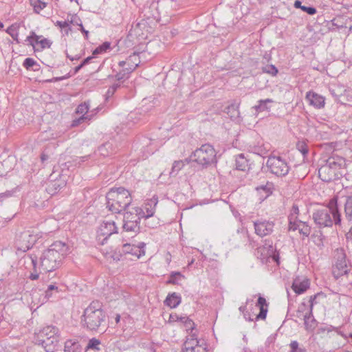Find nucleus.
<instances>
[{
  "mask_svg": "<svg viewBox=\"0 0 352 352\" xmlns=\"http://www.w3.org/2000/svg\"><path fill=\"white\" fill-rule=\"evenodd\" d=\"M68 246L62 241H56L45 250L40 257V266L44 272H52L58 268L67 254Z\"/></svg>",
  "mask_w": 352,
  "mask_h": 352,
  "instance_id": "obj_1",
  "label": "nucleus"
},
{
  "mask_svg": "<svg viewBox=\"0 0 352 352\" xmlns=\"http://www.w3.org/2000/svg\"><path fill=\"white\" fill-rule=\"evenodd\" d=\"M107 208L113 213L127 210L132 201L129 191L124 188H111L107 194Z\"/></svg>",
  "mask_w": 352,
  "mask_h": 352,
  "instance_id": "obj_2",
  "label": "nucleus"
},
{
  "mask_svg": "<svg viewBox=\"0 0 352 352\" xmlns=\"http://www.w3.org/2000/svg\"><path fill=\"white\" fill-rule=\"evenodd\" d=\"M312 217L319 228L330 227L333 223L338 225L341 221L336 201L333 200L330 201L329 206L316 210Z\"/></svg>",
  "mask_w": 352,
  "mask_h": 352,
  "instance_id": "obj_3",
  "label": "nucleus"
},
{
  "mask_svg": "<svg viewBox=\"0 0 352 352\" xmlns=\"http://www.w3.org/2000/svg\"><path fill=\"white\" fill-rule=\"evenodd\" d=\"M105 314L101 304L98 301L92 302L85 310L81 320L84 327L94 331L98 329L104 322Z\"/></svg>",
  "mask_w": 352,
  "mask_h": 352,
  "instance_id": "obj_4",
  "label": "nucleus"
},
{
  "mask_svg": "<svg viewBox=\"0 0 352 352\" xmlns=\"http://www.w3.org/2000/svg\"><path fill=\"white\" fill-rule=\"evenodd\" d=\"M35 334L36 343L41 344L46 352H52L59 342L58 329L54 326H46Z\"/></svg>",
  "mask_w": 352,
  "mask_h": 352,
  "instance_id": "obj_5",
  "label": "nucleus"
},
{
  "mask_svg": "<svg viewBox=\"0 0 352 352\" xmlns=\"http://www.w3.org/2000/svg\"><path fill=\"white\" fill-rule=\"evenodd\" d=\"M141 214H144L138 206L128 208L123 216V230L135 235L138 234L140 232V220L142 218Z\"/></svg>",
  "mask_w": 352,
  "mask_h": 352,
  "instance_id": "obj_6",
  "label": "nucleus"
},
{
  "mask_svg": "<svg viewBox=\"0 0 352 352\" xmlns=\"http://www.w3.org/2000/svg\"><path fill=\"white\" fill-rule=\"evenodd\" d=\"M190 158L191 160L205 167L217 162L216 151L209 144H203L200 148L196 149L191 155Z\"/></svg>",
  "mask_w": 352,
  "mask_h": 352,
  "instance_id": "obj_7",
  "label": "nucleus"
},
{
  "mask_svg": "<svg viewBox=\"0 0 352 352\" xmlns=\"http://www.w3.org/2000/svg\"><path fill=\"white\" fill-rule=\"evenodd\" d=\"M266 166L270 172L277 177L287 175L290 170L287 161L279 156H270L267 160Z\"/></svg>",
  "mask_w": 352,
  "mask_h": 352,
  "instance_id": "obj_8",
  "label": "nucleus"
},
{
  "mask_svg": "<svg viewBox=\"0 0 352 352\" xmlns=\"http://www.w3.org/2000/svg\"><path fill=\"white\" fill-rule=\"evenodd\" d=\"M335 264L333 267V275L338 279L348 273L349 267L346 264V255L342 249H337L334 254Z\"/></svg>",
  "mask_w": 352,
  "mask_h": 352,
  "instance_id": "obj_9",
  "label": "nucleus"
},
{
  "mask_svg": "<svg viewBox=\"0 0 352 352\" xmlns=\"http://www.w3.org/2000/svg\"><path fill=\"white\" fill-rule=\"evenodd\" d=\"M183 352H206L204 340H198L196 333L189 334L184 344Z\"/></svg>",
  "mask_w": 352,
  "mask_h": 352,
  "instance_id": "obj_10",
  "label": "nucleus"
},
{
  "mask_svg": "<svg viewBox=\"0 0 352 352\" xmlns=\"http://www.w3.org/2000/svg\"><path fill=\"white\" fill-rule=\"evenodd\" d=\"M118 232V228L113 221H104L97 230V240L102 245L114 233Z\"/></svg>",
  "mask_w": 352,
  "mask_h": 352,
  "instance_id": "obj_11",
  "label": "nucleus"
},
{
  "mask_svg": "<svg viewBox=\"0 0 352 352\" xmlns=\"http://www.w3.org/2000/svg\"><path fill=\"white\" fill-rule=\"evenodd\" d=\"M317 296H311L308 302H302L298 306L296 316L304 320L305 326L308 327V319L312 318L313 306Z\"/></svg>",
  "mask_w": 352,
  "mask_h": 352,
  "instance_id": "obj_12",
  "label": "nucleus"
},
{
  "mask_svg": "<svg viewBox=\"0 0 352 352\" xmlns=\"http://www.w3.org/2000/svg\"><path fill=\"white\" fill-rule=\"evenodd\" d=\"M337 164L333 159L329 158L326 164L318 170L319 177L325 182H329L334 179Z\"/></svg>",
  "mask_w": 352,
  "mask_h": 352,
  "instance_id": "obj_13",
  "label": "nucleus"
},
{
  "mask_svg": "<svg viewBox=\"0 0 352 352\" xmlns=\"http://www.w3.org/2000/svg\"><path fill=\"white\" fill-rule=\"evenodd\" d=\"M89 102H85L80 104L76 110L77 114L81 115L78 118L73 120L72 122V126L75 127L78 126L80 124L84 122L86 120H91L93 118L94 113H89Z\"/></svg>",
  "mask_w": 352,
  "mask_h": 352,
  "instance_id": "obj_14",
  "label": "nucleus"
},
{
  "mask_svg": "<svg viewBox=\"0 0 352 352\" xmlns=\"http://www.w3.org/2000/svg\"><path fill=\"white\" fill-rule=\"evenodd\" d=\"M253 223L255 233L261 237L270 235L274 230V223L273 221L260 219L254 221Z\"/></svg>",
  "mask_w": 352,
  "mask_h": 352,
  "instance_id": "obj_15",
  "label": "nucleus"
},
{
  "mask_svg": "<svg viewBox=\"0 0 352 352\" xmlns=\"http://www.w3.org/2000/svg\"><path fill=\"white\" fill-rule=\"evenodd\" d=\"M145 247L146 243L144 242H140L137 245L126 243L122 245V252L124 254H129L137 258H140L145 255Z\"/></svg>",
  "mask_w": 352,
  "mask_h": 352,
  "instance_id": "obj_16",
  "label": "nucleus"
},
{
  "mask_svg": "<svg viewBox=\"0 0 352 352\" xmlns=\"http://www.w3.org/2000/svg\"><path fill=\"white\" fill-rule=\"evenodd\" d=\"M158 203V198L156 195L153 196L152 198L147 199L142 207H139L140 210H142L144 214H141L142 218L145 220H147L150 217H153L156 206Z\"/></svg>",
  "mask_w": 352,
  "mask_h": 352,
  "instance_id": "obj_17",
  "label": "nucleus"
},
{
  "mask_svg": "<svg viewBox=\"0 0 352 352\" xmlns=\"http://www.w3.org/2000/svg\"><path fill=\"white\" fill-rule=\"evenodd\" d=\"M41 36L36 35L34 32H31L30 35L26 38L25 42L34 48H36V45H40V50L50 47L52 43L50 40L41 38Z\"/></svg>",
  "mask_w": 352,
  "mask_h": 352,
  "instance_id": "obj_18",
  "label": "nucleus"
},
{
  "mask_svg": "<svg viewBox=\"0 0 352 352\" xmlns=\"http://www.w3.org/2000/svg\"><path fill=\"white\" fill-rule=\"evenodd\" d=\"M256 255L260 257L263 263L267 261L268 258L271 256L276 261L278 259V256L274 254L272 243H265L264 245L259 247L256 250Z\"/></svg>",
  "mask_w": 352,
  "mask_h": 352,
  "instance_id": "obj_19",
  "label": "nucleus"
},
{
  "mask_svg": "<svg viewBox=\"0 0 352 352\" xmlns=\"http://www.w3.org/2000/svg\"><path fill=\"white\" fill-rule=\"evenodd\" d=\"M310 285V281L305 277H296L292 283V288L296 294L305 293Z\"/></svg>",
  "mask_w": 352,
  "mask_h": 352,
  "instance_id": "obj_20",
  "label": "nucleus"
},
{
  "mask_svg": "<svg viewBox=\"0 0 352 352\" xmlns=\"http://www.w3.org/2000/svg\"><path fill=\"white\" fill-rule=\"evenodd\" d=\"M306 100L309 104L317 109H320L324 106V98L322 96L313 92L309 91L306 94Z\"/></svg>",
  "mask_w": 352,
  "mask_h": 352,
  "instance_id": "obj_21",
  "label": "nucleus"
},
{
  "mask_svg": "<svg viewBox=\"0 0 352 352\" xmlns=\"http://www.w3.org/2000/svg\"><path fill=\"white\" fill-rule=\"evenodd\" d=\"M143 146H142V157L146 158L150 155L153 154L158 147V144L155 140H151L148 138H144L143 140Z\"/></svg>",
  "mask_w": 352,
  "mask_h": 352,
  "instance_id": "obj_22",
  "label": "nucleus"
},
{
  "mask_svg": "<svg viewBox=\"0 0 352 352\" xmlns=\"http://www.w3.org/2000/svg\"><path fill=\"white\" fill-rule=\"evenodd\" d=\"M116 148L113 140L108 141L98 147L97 153L103 157H108L116 153Z\"/></svg>",
  "mask_w": 352,
  "mask_h": 352,
  "instance_id": "obj_23",
  "label": "nucleus"
},
{
  "mask_svg": "<svg viewBox=\"0 0 352 352\" xmlns=\"http://www.w3.org/2000/svg\"><path fill=\"white\" fill-rule=\"evenodd\" d=\"M274 189V184L267 182L265 184H261L256 187V190L260 195V199L264 200L272 195Z\"/></svg>",
  "mask_w": 352,
  "mask_h": 352,
  "instance_id": "obj_24",
  "label": "nucleus"
},
{
  "mask_svg": "<svg viewBox=\"0 0 352 352\" xmlns=\"http://www.w3.org/2000/svg\"><path fill=\"white\" fill-rule=\"evenodd\" d=\"M299 215V208L296 204H294L288 216L289 230L295 231L296 225L299 222L298 217Z\"/></svg>",
  "mask_w": 352,
  "mask_h": 352,
  "instance_id": "obj_25",
  "label": "nucleus"
},
{
  "mask_svg": "<svg viewBox=\"0 0 352 352\" xmlns=\"http://www.w3.org/2000/svg\"><path fill=\"white\" fill-rule=\"evenodd\" d=\"M137 65L133 64L129 67H126V66L124 67H121L122 69L118 72L115 77L116 80H125L128 79L130 76V74L136 69Z\"/></svg>",
  "mask_w": 352,
  "mask_h": 352,
  "instance_id": "obj_26",
  "label": "nucleus"
},
{
  "mask_svg": "<svg viewBox=\"0 0 352 352\" xmlns=\"http://www.w3.org/2000/svg\"><path fill=\"white\" fill-rule=\"evenodd\" d=\"M256 306L260 309V313L256 316V319H265L267 316L268 306L265 298L260 296Z\"/></svg>",
  "mask_w": 352,
  "mask_h": 352,
  "instance_id": "obj_27",
  "label": "nucleus"
},
{
  "mask_svg": "<svg viewBox=\"0 0 352 352\" xmlns=\"http://www.w3.org/2000/svg\"><path fill=\"white\" fill-rule=\"evenodd\" d=\"M236 168L239 170L245 171L249 168L248 160L243 153L236 156L235 158Z\"/></svg>",
  "mask_w": 352,
  "mask_h": 352,
  "instance_id": "obj_28",
  "label": "nucleus"
},
{
  "mask_svg": "<svg viewBox=\"0 0 352 352\" xmlns=\"http://www.w3.org/2000/svg\"><path fill=\"white\" fill-rule=\"evenodd\" d=\"M181 297L176 293L168 294L164 300V304L170 308H175L181 303Z\"/></svg>",
  "mask_w": 352,
  "mask_h": 352,
  "instance_id": "obj_29",
  "label": "nucleus"
},
{
  "mask_svg": "<svg viewBox=\"0 0 352 352\" xmlns=\"http://www.w3.org/2000/svg\"><path fill=\"white\" fill-rule=\"evenodd\" d=\"M21 27V23H14L10 25L6 30V32L13 38L16 43H19V32Z\"/></svg>",
  "mask_w": 352,
  "mask_h": 352,
  "instance_id": "obj_30",
  "label": "nucleus"
},
{
  "mask_svg": "<svg viewBox=\"0 0 352 352\" xmlns=\"http://www.w3.org/2000/svg\"><path fill=\"white\" fill-rule=\"evenodd\" d=\"M65 186L63 181H54L51 182L47 188V191L49 194L53 195L59 191L63 187Z\"/></svg>",
  "mask_w": 352,
  "mask_h": 352,
  "instance_id": "obj_31",
  "label": "nucleus"
},
{
  "mask_svg": "<svg viewBox=\"0 0 352 352\" xmlns=\"http://www.w3.org/2000/svg\"><path fill=\"white\" fill-rule=\"evenodd\" d=\"M140 63L138 55L133 54L128 57L126 60H122L118 63V65L120 67H129L131 65L135 64L138 66Z\"/></svg>",
  "mask_w": 352,
  "mask_h": 352,
  "instance_id": "obj_32",
  "label": "nucleus"
},
{
  "mask_svg": "<svg viewBox=\"0 0 352 352\" xmlns=\"http://www.w3.org/2000/svg\"><path fill=\"white\" fill-rule=\"evenodd\" d=\"M296 230H298L299 233L303 236H308L311 232V227L305 221H299L296 225Z\"/></svg>",
  "mask_w": 352,
  "mask_h": 352,
  "instance_id": "obj_33",
  "label": "nucleus"
},
{
  "mask_svg": "<svg viewBox=\"0 0 352 352\" xmlns=\"http://www.w3.org/2000/svg\"><path fill=\"white\" fill-rule=\"evenodd\" d=\"M185 278V276L179 272H172L170 274L169 278L167 280V284L179 285L180 282Z\"/></svg>",
  "mask_w": 352,
  "mask_h": 352,
  "instance_id": "obj_34",
  "label": "nucleus"
},
{
  "mask_svg": "<svg viewBox=\"0 0 352 352\" xmlns=\"http://www.w3.org/2000/svg\"><path fill=\"white\" fill-rule=\"evenodd\" d=\"M273 102L272 99L260 100L258 101V104L255 105L253 108L255 109L256 113L263 111H269L270 107L267 106L268 103Z\"/></svg>",
  "mask_w": 352,
  "mask_h": 352,
  "instance_id": "obj_35",
  "label": "nucleus"
},
{
  "mask_svg": "<svg viewBox=\"0 0 352 352\" xmlns=\"http://www.w3.org/2000/svg\"><path fill=\"white\" fill-rule=\"evenodd\" d=\"M225 111L232 120H236L239 117V107L235 104L228 105L226 108Z\"/></svg>",
  "mask_w": 352,
  "mask_h": 352,
  "instance_id": "obj_36",
  "label": "nucleus"
},
{
  "mask_svg": "<svg viewBox=\"0 0 352 352\" xmlns=\"http://www.w3.org/2000/svg\"><path fill=\"white\" fill-rule=\"evenodd\" d=\"M59 293L58 287L56 284H50L47 286V289L45 291V298L50 300L56 294Z\"/></svg>",
  "mask_w": 352,
  "mask_h": 352,
  "instance_id": "obj_37",
  "label": "nucleus"
},
{
  "mask_svg": "<svg viewBox=\"0 0 352 352\" xmlns=\"http://www.w3.org/2000/svg\"><path fill=\"white\" fill-rule=\"evenodd\" d=\"M23 67L27 69L37 71L39 69V65L32 58H26L23 63Z\"/></svg>",
  "mask_w": 352,
  "mask_h": 352,
  "instance_id": "obj_38",
  "label": "nucleus"
},
{
  "mask_svg": "<svg viewBox=\"0 0 352 352\" xmlns=\"http://www.w3.org/2000/svg\"><path fill=\"white\" fill-rule=\"evenodd\" d=\"M65 352H80V344L78 342L68 340L65 344Z\"/></svg>",
  "mask_w": 352,
  "mask_h": 352,
  "instance_id": "obj_39",
  "label": "nucleus"
},
{
  "mask_svg": "<svg viewBox=\"0 0 352 352\" xmlns=\"http://www.w3.org/2000/svg\"><path fill=\"white\" fill-rule=\"evenodd\" d=\"M185 162L183 160L175 161L173 164L171 171L170 172V177H175L180 170L184 166Z\"/></svg>",
  "mask_w": 352,
  "mask_h": 352,
  "instance_id": "obj_40",
  "label": "nucleus"
},
{
  "mask_svg": "<svg viewBox=\"0 0 352 352\" xmlns=\"http://www.w3.org/2000/svg\"><path fill=\"white\" fill-rule=\"evenodd\" d=\"M344 211L346 219L352 222V196L347 198L344 205Z\"/></svg>",
  "mask_w": 352,
  "mask_h": 352,
  "instance_id": "obj_41",
  "label": "nucleus"
},
{
  "mask_svg": "<svg viewBox=\"0 0 352 352\" xmlns=\"http://www.w3.org/2000/svg\"><path fill=\"white\" fill-rule=\"evenodd\" d=\"M100 341L98 339L94 338L89 340L85 349H86V351H88L89 349L100 351Z\"/></svg>",
  "mask_w": 352,
  "mask_h": 352,
  "instance_id": "obj_42",
  "label": "nucleus"
},
{
  "mask_svg": "<svg viewBox=\"0 0 352 352\" xmlns=\"http://www.w3.org/2000/svg\"><path fill=\"white\" fill-rule=\"evenodd\" d=\"M23 239L24 240H27L28 241V244L25 246V248L27 250L30 249V248L32 247V245L34 244V243L36 242V236H34V235H32L30 234H29L28 232H24L23 234Z\"/></svg>",
  "mask_w": 352,
  "mask_h": 352,
  "instance_id": "obj_43",
  "label": "nucleus"
},
{
  "mask_svg": "<svg viewBox=\"0 0 352 352\" xmlns=\"http://www.w3.org/2000/svg\"><path fill=\"white\" fill-rule=\"evenodd\" d=\"M30 1L36 13H39L46 6V3L41 0H30Z\"/></svg>",
  "mask_w": 352,
  "mask_h": 352,
  "instance_id": "obj_44",
  "label": "nucleus"
},
{
  "mask_svg": "<svg viewBox=\"0 0 352 352\" xmlns=\"http://www.w3.org/2000/svg\"><path fill=\"white\" fill-rule=\"evenodd\" d=\"M297 149L305 157L309 152L308 146L304 142H299L296 144Z\"/></svg>",
  "mask_w": 352,
  "mask_h": 352,
  "instance_id": "obj_45",
  "label": "nucleus"
},
{
  "mask_svg": "<svg viewBox=\"0 0 352 352\" xmlns=\"http://www.w3.org/2000/svg\"><path fill=\"white\" fill-rule=\"evenodd\" d=\"M290 352H305V349L304 348L299 347L298 342L297 341H292L290 343Z\"/></svg>",
  "mask_w": 352,
  "mask_h": 352,
  "instance_id": "obj_46",
  "label": "nucleus"
},
{
  "mask_svg": "<svg viewBox=\"0 0 352 352\" xmlns=\"http://www.w3.org/2000/svg\"><path fill=\"white\" fill-rule=\"evenodd\" d=\"M263 72L276 76L278 74V69L274 65H270L263 68Z\"/></svg>",
  "mask_w": 352,
  "mask_h": 352,
  "instance_id": "obj_47",
  "label": "nucleus"
},
{
  "mask_svg": "<svg viewBox=\"0 0 352 352\" xmlns=\"http://www.w3.org/2000/svg\"><path fill=\"white\" fill-rule=\"evenodd\" d=\"M183 318L184 319V324H185L186 329H191V333L190 334L192 333H193L192 331L194 330V325H195L193 321L186 316H184Z\"/></svg>",
  "mask_w": 352,
  "mask_h": 352,
  "instance_id": "obj_48",
  "label": "nucleus"
},
{
  "mask_svg": "<svg viewBox=\"0 0 352 352\" xmlns=\"http://www.w3.org/2000/svg\"><path fill=\"white\" fill-rule=\"evenodd\" d=\"M69 23H73L74 25H78L80 28H81V25H82V21L80 19L77 15H73L72 16L71 21L69 22Z\"/></svg>",
  "mask_w": 352,
  "mask_h": 352,
  "instance_id": "obj_49",
  "label": "nucleus"
},
{
  "mask_svg": "<svg viewBox=\"0 0 352 352\" xmlns=\"http://www.w3.org/2000/svg\"><path fill=\"white\" fill-rule=\"evenodd\" d=\"M302 10L310 15H313L316 13V9L314 7L303 6L302 8Z\"/></svg>",
  "mask_w": 352,
  "mask_h": 352,
  "instance_id": "obj_50",
  "label": "nucleus"
},
{
  "mask_svg": "<svg viewBox=\"0 0 352 352\" xmlns=\"http://www.w3.org/2000/svg\"><path fill=\"white\" fill-rule=\"evenodd\" d=\"M140 114L141 112L140 111V110H138V111H135L134 112H131L129 114L128 116V119L129 120H132L133 122H138L140 118H138L136 119V115L138 114Z\"/></svg>",
  "mask_w": 352,
  "mask_h": 352,
  "instance_id": "obj_51",
  "label": "nucleus"
},
{
  "mask_svg": "<svg viewBox=\"0 0 352 352\" xmlns=\"http://www.w3.org/2000/svg\"><path fill=\"white\" fill-rule=\"evenodd\" d=\"M69 23L66 21H57L56 23V25L59 27L61 30L65 29V28L69 26Z\"/></svg>",
  "mask_w": 352,
  "mask_h": 352,
  "instance_id": "obj_52",
  "label": "nucleus"
},
{
  "mask_svg": "<svg viewBox=\"0 0 352 352\" xmlns=\"http://www.w3.org/2000/svg\"><path fill=\"white\" fill-rule=\"evenodd\" d=\"M114 93H115V91H113V88H111L109 87V88L107 89L106 94H105L106 99H108V98H111V96H113Z\"/></svg>",
  "mask_w": 352,
  "mask_h": 352,
  "instance_id": "obj_53",
  "label": "nucleus"
},
{
  "mask_svg": "<svg viewBox=\"0 0 352 352\" xmlns=\"http://www.w3.org/2000/svg\"><path fill=\"white\" fill-rule=\"evenodd\" d=\"M179 316L177 314H171L170 315L169 320L171 322L179 321Z\"/></svg>",
  "mask_w": 352,
  "mask_h": 352,
  "instance_id": "obj_54",
  "label": "nucleus"
},
{
  "mask_svg": "<svg viewBox=\"0 0 352 352\" xmlns=\"http://www.w3.org/2000/svg\"><path fill=\"white\" fill-rule=\"evenodd\" d=\"M79 30L84 34L85 38L87 40L89 38V32L84 28L83 25H81Z\"/></svg>",
  "mask_w": 352,
  "mask_h": 352,
  "instance_id": "obj_55",
  "label": "nucleus"
},
{
  "mask_svg": "<svg viewBox=\"0 0 352 352\" xmlns=\"http://www.w3.org/2000/svg\"><path fill=\"white\" fill-rule=\"evenodd\" d=\"M315 320L314 318V316H312V318H311L310 319H308V327H306L307 329H309V328H311L313 327V326L314 325V323H315Z\"/></svg>",
  "mask_w": 352,
  "mask_h": 352,
  "instance_id": "obj_56",
  "label": "nucleus"
},
{
  "mask_svg": "<svg viewBox=\"0 0 352 352\" xmlns=\"http://www.w3.org/2000/svg\"><path fill=\"white\" fill-rule=\"evenodd\" d=\"M99 47H102V51L104 52L110 47V43L105 42L102 45H100Z\"/></svg>",
  "mask_w": 352,
  "mask_h": 352,
  "instance_id": "obj_57",
  "label": "nucleus"
},
{
  "mask_svg": "<svg viewBox=\"0 0 352 352\" xmlns=\"http://www.w3.org/2000/svg\"><path fill=\"white\" fill-rule=\"evenodd\" d=\"M92 58H93V56H89V57L85 58L81 63L82 64L83 66H85V65H87Z\"/></svg>",
  "mask_w": 352,
  "mask_h": 352,
  "instance_id": "obj_58",
  "label": "nucleus"
},
{
  "mask_svg": "<svg viewBox=\"0 0 352 352\" xmlns=\"http://www.w3.org/2000/svg\"><path fill=\"white\" fill-rule=\"evenodd\" d=\"M303 6H302V3H301V1H299V0H296L295 2H294V7L296 8H300L302 10V8Z\"/></svg>",
  "mask_w": 352,
  "mask_h": 352,
  "instance_id": "obj_59",
  "label": "nucleus"
},
{
  "mask_svg": "<svg viewBox=\"0 0 352 352\" xmlns=\"http://www.w3.org/2000/svg\"><path fill=\"white\" fill-rule=\"evenodd\" d=\"M103 52L102 51V47H98L97 48H96L94 52H93V55H96V54H101Z\"/></svg>",
  "mask_w": 352,
  "mask_h": 352,
  "instance_id": "obj_60",
  "label": "nucleus"
},
{
  "mask_svg": "<svg viewBox=\"0 0 352 352\" xmlns=\"http://www.w3.org/2000/svg\"><path fill=\"white\" fill-rule=\"evenodd\" d=\"M38 273H32L30 275V278L31 280H36L38 278Z\"/></svg>",
  "mask_w": 352,
  "mask_h": 352,
  "instance_id": "obj_61",
  "label": "nucleus"
},
{
  "mask_svg": "<svg viewBox=\"0 0 352 352\" xmlns=\"http://www.w3.org/2000/svg\"><path fill=\"white\" fill-rule=\"evenodd\" d=\"M62 32H63L66 35L69 34V33L72 31V28H70V26H67V28H65V29L63 30H61Z\"/></svg>",
  "mask_w": 352,
  "mask_h": 352,
  "instance_id": "obj_62",
  "label": "nucleus"
},
{
  "mask_svg": "<svg viewBox=\"0 0 352 352\" xmlns=\"http://www.w3.org/2000/svg\"><path fill=\"white\" fill-rule=\"evenodd\" d=\"M120 87V83H114L110 87L113 88V91L116 92V90Z\"/></svg>",
  "mask_w": 352,
  "mask_h": 352,
  "instance_id": "obj_63",
  "label": "nucleus"
},
{
  "mask_svg": "<svg viewBox=\"0 0 352 352\" xmlns=\"http://www.w3.org/2000/svg\"><path fill=\"white\" fill-rule=\"evenodd\" d=\"M84 66L82 65V63H80L79 65H78L77 67H75L74 69V73L76 74L78 73Z\"/></svg>",
  "mask_w": 352,
  "mask_h": 352,
  "instance_id": "obj_64",
  "label": "nucleus"
}]
</instances>
